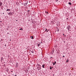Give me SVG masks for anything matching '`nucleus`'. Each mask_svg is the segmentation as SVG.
I'll use <instances>...</instances> for the list:
<instances>
[{"label":"nucleus","instance_id":"obj_1","mask_svg":"<svg viewBox=\"0 0 76 76\" xmlns=\"http://www.w3.org/2000/svg\"><path fill=\"white\" fill-rule=\"evenodd\" d=\"M67 28H68V31H69L70 30V28H71L70 26H68L67 27Z\"/></svg>","mask_w":76,"mask_h":76},{"label":"nucleus","instance_id":"obj_2","mask_svg":"<svg viewBox=\"0 0 76 76\" xmlns=\"http://www.w3.org/2000/svg\"><path fill=\"white\" fill-rule=\"evenodd\" d=\"M53 66H54V65H56V61L55 62L54 64V62H53L52 63Z\"/></svg>","mask_w":76,"mask_h":76},{"label":"nucleus","instance_id":"obj_3","mask_svg":"<svg viewBox=\"0 0 76 76\" xmlns=\"http://www.w3.org/2000/svg\"><path fill=\"white\" fill-rule=\"evenodd\" d=\"M30 53H31H31H34V51H30Z\"/></svg>","mask_w":76,"mask_h":76},{"label":"nucleus","instance_id":"obj_4","mask_svg":"<svg viewBox=\"0 0 76 76\" xmlns=\"http://www.w3.org/2000/svg\"><path fill=\"white\" fill-rule=\"evenodd\" d=\"M30 38L32 39H34V36L31 37Z\"/></svg>","mask_w":76,"mask_h":76},{"label":"nucleus","instance_id":"obj_5","mask_svg":"<svg viewBox=\"0 0 76 76\" xmlns=\"http://www.w3.org/2000/svg\"><path fill=\"white\" fill-rule=\"evenodd\" d=\"M42 66L43 68H44V66H45V64H43Z\"/></svg>","mask_w":76,"mask_h":76},{"label":"nucleus","instance_id":"obj_6","mask_svg":"<svg viewBox=\"0 0 76 76\" xmlns=\"http://www.w3.org/2000/svg\"><path fill=\"white\" fill-rule=\"evenodd\" d=\"M3 4H2V2H0V6H1Z\"/></svg>","mask_w":76,"mask_h":76},{"label":"nucleus","instance_id":"obj_7","mask_svg":"<svg viewBox=\"0 0 76 76\" xmlns=\"http://www.w3.org/2000/svg\"><path fill=\"white\" fill-rule=\"evenodd\" d=\"M69 4V5H71L72 4V3H71V2H69V3H68Z\"/></svg>","mask_w":76,"mask_h":76},{"label":"nucleus","instance_id":"obj_8","mask_svg":"<svg viewBox=\"0 0 76 76\" xmlns=\"http://www.w3.org/2000/svg\"><path fill=\"white\" fill-rule=\"evenodd\" d=\"M45 13L47 15V14H48V12L47 11L45 12Z\"/></svg>","mask_w":76,"mask_h":76},{"label":"nucleus","instance_id":"obj_9","mask_svg":"<svg viewBox=\"0 0 76 76\" xmlns=\"http://www.w3.org/2000/svg\"><path fill=\"white\" fill-rule=\"evenodd\" d=\"M37 45H38V47H39V45H40V44H38Z\"/></svg>","mask_w":76,"mask_h":76},{"label":"nucleus","instance_id":"obj_10","mask_svg":"<svg viewBox=\"0 0 76 76\" xmlns=\"http://www.w3.org/2000/svg\"><path fill=\"white\" fill-rule=\"evenodd\" d=\"M9 10H9V9H7V11H9Z\"/></svg>","mask_w":76,"mask_h":76},{"label":"nucleus","instance_id":"obj_11","mask_svg":"<svg viewBox=\"0 0 76 76\" xmlns=\"http://www.w3.org/2000/svg\"><path fill=\"white\" fill-rule=\"evenodd\" d=\"M20 30H22V31L23 30V29H22V28H21L20 29Z\"/></svg>","mask_w":76,"mask_h":76},{"label":"nucleus","instance_id":"obj_12","mask_svg":"<svg viewBox=\"0 0 76 76\" xmlns=\"http://www.w3.org/2000/svg\"><path fill=\"white\" fill-rule=\"evenodd\" d=\"M9 14H10V15H12V13H9Z\"/></svg>","mask_w":76,"mask_h":76},{"label":"nucleus","instance_id":"obj_13","mask_svg":"<svg viewBox=\"0 0 76 76\" xmlns=\"http://www.w3.org/2000/svg\"><path fill=\"white\" fill-rule=\"evenodd\" d=\"M52 69V68H51V67H50V70H51Z\"/></svg>","mask_w":76,"mask_h":76},{"label":"nucleus","instance_id":"obj_14","mask_svg":"<svg viewBox=\"0 0 76 76\" xmlns=\"http://www.w3.org/2000/svg\"><path fill=\"white\" fill-rule=\"evenodd\" d=\"M41 68L40 67L39 68V70H41Z\"/></svg>","mask_w":76,"mask_h":76},{"label":"nucleus","instance_id":"obj_15","mask_svg":"<svg viewBox=\"0 0 76 76\" xmlns=\"http://www.w3.org/2000/svg\"><path fill=\"white\" fill-rule=\"evenodd\" d=\"M68 61V60H67L66 61V62L67 63V62Z\"/></svg>","mask_w":76,"mask_h":76},{"label":"nucleus","instance_id":"obj_16","mask_svg":"<svg viewBox=\"0 0 76 76\" xmlns=\"http://www.w3.org/2000/svg\"><path fill=\"white\" fill-rule=\"evenodd\" d=\"M27 3H25V5H27Z\"/></svg>","mask_w":76,"mask_h":76},{"label":"nucleus","instance_id":"obj_17","mask_svg":"<svg viewBox=\"0 0 76 76\" xmlns=\"http://www.w3.org/2000/svg\"><path fill=\"white\" fill-rule=\"evenodd\" d=\"M64 56H63V58H64Z\"/></svg>","mask_w":76,"mask_h":76},{"label":"nucleus","instance_id":"obj_18","mask_svg":"<svg viewBox=\"0 0 76 76\" xmlns=\"http://www.w3.org/2000/svg\"><path fill=\"white\" fill-rule=\"evenodd\" d=\"M0 22H2V21H0Z\"/></svg>","mask_w":76,"mask_h":76},{"label":"nucleus","instance_id":"obj_19","mask_svg":"<svg viewBox=\"0 0 76 76\" xmlns=\"http://www.w3.org/2000/svg\"><path fill=\"white\" fill-rule=\"evenodd\" d=\"M46 31H47V28H46Z\"/></svg>","mask_w":76,"mask_h":76},{"label":"nucleus","instance_id":"obj_20","mask_svg":"<svg viewBox=\"0 0 76 76\" xmlns=\"http://www.w3.org/2000/svg\"><path fill=\"white\" fill-rule=\"evenodd\" d=\"M47 31V32H48V31Z\"/></svg>","mask_w":76,"mask_h":76},{"label":"nucleus","instance_id":"obj_21","mask_svg":"<svg viewBox=\"0 0 76 76\" xmlns=\"http://www.w3.org/2000/svg\"><path fill=\"white\" fill-rule=\"evenodd\" d=\"M53 76H54V74H53Z\"/></svg>","mask_w":76,"mask_h":76},{"label":"nucleus","instance_id":"obj_22","mask_svg":"<svg viewBox=\"0 0 76 76\" xmlns=\"http://www.w3.org/2000/svg\"><path fill=\"white\" fill-rule=\"evenodd\" d=\"M11 39L10 40V41H11Z\"/></svg>","mask_w":76,"mask_h":76},{"label":"nucleus","instance_id":"obj_23","mask_svg":"<svg viewBox=\"0 0 76 76\" xmlns=\"http://www.w3.org/2000/svg\"><path fill=\"white\" fill-rule=\"evenodd\" d=\"M67 19H68V18H67Z\"/></svg>","mask_w":76,"mask_h":76},{"label":"nucleus","instance_id":"obj_24","mask_svg":"<svg viewBox=\"0 0 76 76\" xmlns=\"http://www.w3.org/2000/svg\"><path fill=\"white\" fill-rule=\"evenodd\" d=\"M18 21V20H16V21Z\"/></svg>","mask_w":76,"mask_h":76},{"label":"nucleus","instance_id":"obj_25","mask_svg":"<svg viewBox=\"0 0 76 76\" xmlns=\"http://www.w3.org/2000/svg\"><path fill=\"white\" fill-rule=\"evenodd\" d=\"M39 44H41V43H39Z\"/></svg>","mask_w":76,"mask_h":76},{"label":"nucleus","instance_id":"obj_26","mask_svg":"<svg viewBox=\"0 0 76 76\" xmlns=\"http://www.w3.org/2000/svg\"><path fill=\"white\" fill-rule=\"evenodd\" d=\"M3 14H4V13H3Z\"/></svg>","mask_w":76,"mask_h":76},{"label":"nucleus","instance_id":"obj_27","mask_svg":"<svg viewBox=\"0 0 76 76\" xmlns=\"http://www.w3.org/2000/svg\"><path fill=\"white\" fill-rule=\"evenodd\" d=\"M12 72V71H11Z\"/></svg>","mask_w":76,"mask_h":76}]
</instances>
